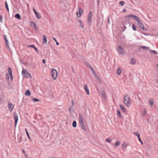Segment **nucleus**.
I'll use <instances>...</instances> for the list:
<instances>
[{
  "instance_id": "nucleus-1",
  "label": "nucleus",
  "mask_w": 158,
  "mask_h": 158,
  "mask_svg": "<svg viewBox=\"0 0 158 158\" xmlns=\"http://www.w3.org/2000/svg\"><path fill=\"white\" fill-rule=\"evenodd\" d=\"M51 75L54 80H55L57 75V73L56 70L54 69H52L51 71Z\"/></svg>"
},
{
  "instance_id": "nucleus-2",
  "label": "nucleus",
  "mask_w": 158,
  "mask_h": 158,
  "mask_svg": "<svg viewBox=\"0 0 158 158\" xmlns=\"http://www.w3.org/2000/svg\"><path fill=\"white\" fill-rule=\"evenodd\" d=\"M22 74L24 75V77H31V75L30 74V73H28L26 70L25 69H23V70Z\"/></svg>"
},
{
  "instance_id": "nucleus-3",
  "label": "nucleus",
  "mask_w": 158,
  "mask_h": 158,
  "mask_svg": "<svg viewBox=\"0 0 158 158\" xmlns=\"http://www.w3.org/2000/svg\"><path fill=\"white\" fill-rule=\"evenodd\" d=\"M13 116L15 120V127H16L18 120V114L15 112H14L13 113Z\"/></svg>"
},
{
  "instance_id": "nucleus-4",
  "label": "nucleus",
  "mask_w": 158,
  "mask_h": 158,
  "mask_svg": "<svg viewBox=\"0 0 158 158\" xmlns=\"http://www.w3.org/2000/svg\"><path fill=\"white\" fill-rule=\"evenodd\" d=\"M117 50L118 53L120 55H122L123 54L124 51L122 47L119 46L117 48Z\"/></svg>"
},
{
  "instance_id": "nucleus-5",
  "label": "nucleus",
  "mask_w": 158,
  "mask_h": 158,
  "mask_svg": "<svg viewBox=\"0 0 158 158\" xmlns=\"http://www.w3.org/2000/svg\"><path fill=\"white\" fill-rule=\"evenodd\" d=\"M124 102L127 107H129L130 106L131 102V99H124Z\"/></svg>"
},
{
  "instance_id": "nucleus-6",
  "label": "nucleus",
  "mask_w": 158,
  "mask_h": 158,
  "mask_svg": "<svg viewBox=\"0 0 158 158\" xmlns=\"http://www.w3.org/2000/svg\"><path fill=\"white\" fill-rule=\"evenodd\" d=\"M8 107L9 110L10 111H11L13 109L14 105L12 103L10 102H8Z\"/></svg>"
},
{
  "instance_id": "nucleus-7",
  "label": "nucleus",
  "mask_w": 158,
  "mask_h": 158,
  "mask_svg": "<svg viewBox=\"0 0 158 158\" xmlns=\"http://www.w3.org/2000/svg\"><path fill=\"white\" fill-rule=\"evenodd\" d=\"M78 118L79 123L80 124L84 123L83 117L82 115L81 114H79Z\"/></svg>"
},
{
  "instance_id": "nucleus-8",
  "label": "nucleus",
  "mask_w": 158,
  "mask_h": 158,
  "mask_svg": "<svg viewBox=\"0 0 158 158\" xmlns=\"http://www.w3.org/2000/svg\"><path fill=\"white\" fill-rule=\"evenodd\" d=\"M137 23H138V26L140 28H141L144 31H146L147 30V29L144 27L143 23L140 21H139V22Z\"/></svg>"
},
{
  "instance_id": "nucleus-9",
  "label": "nucleus",
  "mask_w": 158,
  "mask_h": 158,
  "mask_svg": "<svg viewBox=\"0 0 158 158\" xmlns=\"http://www.w3.org/2000/svg\"><path fill=\"white\" fill-rule=\"evenodd\" d=\"M92 12L91 11H90L89 12L88 17V23L89 25H90L91 23V21L92 20Z\"/></svg>"
},
{
  "instance_id": "nucleus-10",
  "label": "nucleus",
  "mask_w": 158,
  "mask_h": 158,
  "mask_svg": "<svg viewBox=\"0 0 158 158\" xmlns=\"http://www.w3.org/2000/svg\"><path fill=\"white\" fill-rule=\"evenodd\" d=\"M89 67L92 72L93 75L96 78L98 79L99 78L97 76V74L95 72L94 69L90 65H89Z\"/></svg>"
},
{
  "instance_id": "nucleus-11",
  "label": "nucleus",
  "mask_w": 158,
  "mask_h": 158,
  "mask_svg": "<svg viewBox=\"0 0 158 158\" xmlns=\"http://www.w3.org/2000/svg\"><path fill=\"white\" fill-rule=\"evenodd\" d=\"M78 10L79 11V12H77V15L78 17H80L81 16V14H82L83 12L82 11V9L81 8L79 7Z\"/></svg>"
},
{
  "instance_id": "nucleus-12",
  "label": "nucleus",
  "mask_w": 158,
  "mask_h": 158,
  "mask_svg": "<svg viewBox=\"0 0 158 158\" xmlns=\"http://www.w3.org/2000/svg\"><path fill=\"white\" fill-rule=\"evenodd\" d=\"M4 38L5 40V44H6V47L7 48H8L9 50H10L9 44H8V41L7 39L6 38V35H4Z\"/></svg>"
},
{
  "instance_id": "nucleus-13",
  "label": "nucleus",
  "mask_w": 158,
  "mask_h": 158,
  "mask_svg": "<svg viewBox=\"0 0 158 158\" xmlns=\"http://www.w3.org/2000/svg\"><path fill=\"white\" fill-rule=\"evenodd\" d=\"M84 90L86 91L87 94L89 95V92L87 85H85L84 86Z\"/></svg>"
},
{
  "instance_id": "nucleus-14",
  "label": "nucleus",
  "mask_w": 158,
  "mask_h": 158,
  "mask_svg": "<svg viewBox=\"0 0 158 158\" xmlns=\"http://www.w3.org/2000/svg\"><path fill=\"white\" fill-rule=\"evenodd\" d=\"M123 25L126 26L127 27H129L131 26V24L127 20H126L123 23Z\"/></svg>"
},
{
  "instance_id": "nucleus-15",
  "label": "nucleus",
  "mask_w": 158,
  "mask_h": 158,
  "mask_svg": "<svg viewBox=\"0 0 158 158\" xmlns=\"http://www.w3.org/2000/svg\"><path fill=\"white\" fill-rule=\"evenodd\" d=\"M8 73H9L11 79V80H13V77L12 75V70L10 68H8Z\"/></svg>"
},
{
  "instance_id": "nucleus-16",
  "label": "nucleus",
  "mask_w": 158,
  "mask_h": 158,
  "mask_svg": "<svg viewBox=\"0 0 158 158\" xmlns=\"http://www.w3.org/2000/svg\"><path fill=\"white\" fill-rule=\"evenodd\" d=\"M120 107L121 109L123 111V112H124V113L127 112V110L125 108V107L123 106L122 105H120Z\"/></svg>"
},
{
  "instance_id": "nucleus-17",
  "label": "nucleus",
  "mask_w": 158,
  "mask_h": 158,
  "mask_svg": "<svg viewBox=\"0 0 158 158\" xmlns=\"http://www.w3.org/2000/svg\"><path fill=\"white\" fill-rule=\"evenodd\" d=\"M80 125H81V127L85 131H86L87 130V129H86V128L85 127V126L84 124V123H80Z\"/></svg>"
},
{
  "instance_id": "nucleus-18",
  "label": "nucleus",
  "mask_w": 158,
  "mask_h": 158,
  "mask_svg": "<svg viewBox=\"0 0 158 158\" xmlns=\"http://www.w3.org/2000/svg\"><path fill=\"white\" fill-rule=\"evenodd\" d=\"M136 60L135 59L132 58L131 59V64L132 65H135L136 64Z\"/></svg>"
},
{
  "instance_id": "nucleus-19",
  "label": "nucleus",
  "mask_w": 158,
  "mask_h": 158,
  "mask_svg": "<svg viewBox=\"0 0 158 158\" xmlns=\"http://www.w3.org/2000/svg\"><path fill=\"white\" fill-rule=\"evenodd\" d=\"M122 71V69H121L120 67H119L118 68L117 70V74L118 75H120Z\"/></svg>"
},
{
  "instance_id": "nucleus-20",
  "label": "nucleus",
  "mask_w": 158,
  "mask_h": 158,
  "mask_svg": "<svg viewBox=\"0 0 158 158\" xmlns=\"http://www.w3.org/2000/svg\"><path fill=\"white\" fill-rule=\"evenodd\" d=\"M43 43L44 44H46L47 43V40L45 36L44 35H43Z\"/></svg>"
},
{
  "instance_id": "nucleus-21",
  "label": "nucleus",
  "mask_w": 158,
  "mask_h": 158,
  "mask_svg": "<svg viewBox=\"0 0 158 158\" xmlns=\"http://www.w3.org/2000/svg\"><path fill=\"white\" fill-rule=\"evenodd\" d=\"M134 16H135V15H132V14L129 15H126L125 17V18H130V17L132 18H133Z\"/></svg>"
},
{
  "instance_id": "nucleus-22",
  "label": "nucleus",
  "mask_w": 158,
  "mask_h": 158,
  "mask_svg": "<svg viewBox=\"0 0 158 158\" xmlns=\"http://www.w3.org/2000/svg\"><path fill=\"white\" fill-rule=\"evenodd\" d=\"M31 94V92L29 90H27L25 92V95L27 96H29Z\"/></svg>"
},
{
  "instance_id": "nucleus-23",
  "label": "nucleus",
  "mask_w": 158,
  "mask_h": 158,
  "mask_svg": "<svg viewBox=\"0 0 158 158\" xmlns=\"http://www.w3.org/2000/svg\"><path fill=\"white\" fill-rule=\"evenodd\" d=\"M140 48L145 50H148L149 49V48L146 46H142Z\"/></svg>"
},
{
  "instance_id": "nucleus-24",
  "label": "nucleus",
  "mask_w": 158,
  "mask_h": 158,
  "mask_svg": "<svg viewBox=\"0 0 158 158\" xmlns=\"http://www.w3.org/2000/svg\"><path fill=\"white\" fill-rule=\"evenodd\" d=\"M133 18L136 20L137 21V22H139V21H140V20H139V18H138V17L137 16H136V15H135Z\"/></svg>"
},
{
  "instance_id": "nucleus-25",
  "label": "nucleus",
  "mask_w": 158,
  "mask_h": 158,
  "mask_svg": "<svg viewBox=\"0 0 158 158\" xmlns=\"http://www.w3.org/2000/svg\"><path fill=\"white\" fill-rule=\"evenodd\" d=\"M72 126L74 127H76L77 126V122L76 121H74L73 122Z\"/></svg>"
},
{
  "instance_id": "nucleus-26",
  "label": "nucleus",
  "mask_w": 158,
  "mask_h": 158,
  "mask_svg": "<svg viewBox=\"0 0 158 158\" xmlns=\"http://www.w3.org/2000/svg\"><path fill=\"white\" fill-rule=\"evenodd\" d=\"M117 113L118 115L120 117H122V115L121 114L120 111L119 109H118L117 110Z\"/></svg>"
},
{
  "instance_id": "nucleus-27",
  "label": "nucleus",
  "mask_w": 158,
  "mask_h": 158,
  "mask_svg": "<svg viewBox=\"0 0 158 158\" xmlns=\"http://www.w3.org/2000/svg\"><path fill=\"white\" fill-rule=\"evenodd\" d=\"M31 26L32 27H36L35 24L34 23L31 22L30 23Z\"/></svg>"
},
{
  "instance_id": "nucleus-28",
  "label": "nucleus",
  "mask_w": 158,
  "mask_h": 158,
  "mask_svg": "<svg viewBox=\"0 0 158 158\" xmlns=\"http://www.w3.org/2000/svg\"><path fill=\"white\" fill-rule=\"evenodd\" d=\"M149 104L151 106H152L154 104V101L153 99H150Z\"/></svg>"
},
{
  "instance_id": "nucleus-29",
  "label": "nucleus",
  "mask_w": 158,
  "mask_h": 158,
  "mask_svg": "<svg viewBox=\"0 0 158 158\" xmlns=\"http://www.w3.org/2000/svg\"><path fill=\"white\" fill-rule=\"evenodd\" d=\"M5 7L6 8V9L7 10L8 12L9 11V9L8 6V5L7 4V2H5Z\"/></svg>"
},
{
  "instance_id": "nucleus-30",
  "label": "nucleus",
  "mask_w": 158,
  "mask_h": 158,
  "mask_svg": "<svg viewBox=\"0 0 158 158\" xmlns=\"http://www.w3.org/2000/svg\"><path fill=\"white\" fill-rule=\"evenodd\" d=\"M38 19H40L41 18L40 14L38 12L37 14H35Z\"/></svg>"
},
{
  "instance_id": "nucleus-31",
  "label": "nucleus",
  "mask_w": 158,
  "mask_h": 158,
  "mask_svg": "<svg viewBox=\"0 0 158 158\" xmlns=\"http://www.w3.org/2000/svg\"><path fill=\"white\" fill-rule=\"evenodd\" d=\"M78 22L80 24V26L82 28H83L84 27L82 21L81 20H79Z\"/></svg>"
},
{
  "instance_id": "nucleus-32",
  "label": "nucleus",
  "mask_w": 158,
  "mask_h": 158,
  "mask_svg": "<svg viewBox=\"0 0 158 158\" xmlns=\"http://www.w3.org/2000/svg\"><path fill=\"white\" fill-rule=\"evenodd\" d=\"M101 94L103 98H105L106 97L105 93L104 91H102L101 92Z\"/></svg>"
},
{
  "instance_id": "nucleus-33",
  "label": "nucleus",
  "mask_w": 158,
  "mask_h": 158,
  "mask_svg": "<svg viewBox=\"0 0 158 158\" xmlns=\"http://www.w3.org/2000/svg\"><path fill=\"white\" fill-rule=\"evenodd\" d=\"M120 144V142L119 141L116 142L115 143V145L116 146H118Z\"/></svg>"
},
{
  "instance_id": "nucleus-34",
  "label": "nucleus",
  "mask_w": 158,
  "mask_h": 158,
  "mask_svg": "<svg viewBox=\"0 0 158 158\" xmlns=\"http://www.w3.org/2000/svg\"><path fill=\"white\" fill-rule=\"evenodd\" d=\"M15 17L18 19H20V15L18 14H16L15 15Z\"/></svg>"
},
{
  "instance_id": "nucleus-35",
  "label": "nucleus",
  "mask_w": 158,
  "mask_h": 158,
  "mask_svg": "<svg viewBox=\"0 0 158 158\" xmlns=\"http://www.w3.org/2000/svg\"><path fill=\"white\" fill-rule=\"evenodd\" d=\"M25 131H26V134L27 135L28 137L30 139V136H29V133H28V132L27 131V130L26 129H25Z\"/></svg>"
},
{
  "instance_id": "nucleus-36",
  "label": "nucleus",
  "mask_w": 158,
  "mask_h": 158,
  "mask_svg": "<svg viewBox=\"0 0 158 158\" xmlns=\"http://www.w3.org/2000/svg\"><path fill=\"white\" fill-rule=\"evenodd\" d=\"M119 4L123 6L124 5V2L123 1H121L119 2Z\"/></svg>"
},
{
  "instance_id": "nucleus-37",
  "label": "nucleus",
  "mask_w": 158,
  "mask_h": 158,
  "mask_svg": "<svg viewBox=\"0 0 158 158\" xmlns=\"http://www.w3.org/2000/svg\"><path fill=\"white\" fill-rule=\"evenodd\" d=\"M27 47H31L32 48H34L35 47L34 45H28L27 46Z\"/></svg>"
},
{
  "instance_id": "nucleus-38",
  "label": "nucleus",
  "mask_w": 158,
  "mask_h": 158,
  "mask_svg": "<svg viewBox=\"0 0 158 158\" xmlns=\"http://www.w3.org/2000/svg\"><path fill=\"white\" fill-rule=\"evenodd\" d=\"M132 29L134 31L136 30V27L134 24H132Z\"/></svg>"
},
{
  "instance_id": "nucleus-39",
  "label": "nucleus",
  "mask_w": 158,
  "mask_h": 158,
  "mask_svg": "<svg viewBox=\"0 0 158 158\" xmlns=\"http://www.w3.org/2000/svg\"><path fill=\"white\" fill-rule=\"evenodd\" d=\"M135 134L137 136L138 138L140 137V134L139 133L136 132V133H135Z\"/></svg>"
},
{
  "instance_id": "nucleus-40",
  "label": "nucleus",
  "mask_w": 158,
  "mask_h": 158,
  "mask_svg": "<svg viewBox=\"0 0 158 158\" xmlns=\"http://www.w3.org/2000/svg\"><path fill=\"white\" fill-rule=\"evenodd\" d=\"M124 99H130L128 96L126 94L124 95Z\"/></svg>"
},
{
  "instance_id": "nucleus-41",
  "label": "nucleus",
  "mask_w": 158,
  "mask_h": 158,
  "mask_svg": "<svg viewBox=\"0 0 158 158\" xmlns=\"http://www.w3.org/2000/svg\"><path fill=\"white\" fill-rule=\"evenodd\" d=\"M138 140L140 142V143H141L142 144H143V142L142 141L141 138H140V137H139L138 138Z\"/></svg>"
},
{
  "instance_id": "nucleus-42",
  "label": "nucleus",
  "mask_w": 158,
  "mask_h": 158,
  "mask_svg": "<svg viewBox=\"0 0 158 158\" xmlns=\"http://www.w3.org/2000/svg\"><path fill=\"white\" fill-rule=\"evenodd\" d=\"M150 51L152 52V53H153L154 54H157V53L155 51L150 50Z\"/></svg>"
},
{
  "instance_id": "nucleus-43",
  "label": "nucleus",
  "mask_w": 158,
  "mask_h": 158,
  "mask_svg": "<svg viewBox=\"0 0 158 158\" xmlns=\"http://www.w3.org/2000/svg\"><path fill=\"white\" fill-rule=\"evenodd\" d=\"M126 146V143L124 142L122 145V148H124Z\"/></svg>"
},
{
  "instance_id": "nucleus-44",
  "label": "nucleus",
  "mask_w": 158,
  "mask_h": 158,
  "mask_svg": "<svg viewBox=\"0 0 158 158\" xmlns=\"http://www.w3.org/2000/svg\"><path fill=\"white\" fill-rule=\"evenodd\" d=\"M74 101L73 100H72V101H71V104H72V106H70V107H71V108H72V107L73 106H74Z\"/></svg>"
},
{
  "instance_id": "nucleus-45",
  "label": "nucleus",
  "mask_w": 158,
  "mask_h": 158,
  "mask_svg": "<svg viewBox=\"0 0 158 158\" xmlns=\"http://www.w3.org/2000/svg\"><path fill=\"white\" fill-rule=\"evenodd\" d=\"M146 114V110L145 109L143 111V115L145 114Z\"/></svg>"
},
{
  "instance_id": "nucleus-46",
  "label": "nucleus",
  "mask_w": 158,
  "mask_h": 158,
  "mask_svg": "<svg viewBox=\"0 0 158 158\" xmlns=\"http://www.w3.org/2000/svg\"><path fill=\"white\" fill-rule=\"evenodd\" d=\"M33 101L34 102H36L38 101H40L39 99H32Z\"/></svg>"
},
{
  "instance_id": "nucleus-47",
  "label": "nucleus",
  "mask_w": 158,
  "mask_h": 158,
  "mask_svg": "<svg viewBox=\"0 0 158 158\" xmlns=\"http://www.w3.org/2000/svg\"><path fill=\"white\" fill-rule=\"evenodd\" d=\"M106 140L109 143H110L111 142V140L109 139H106Z\"/></svg>"
},
{
  "instance_id": "nucleus-48",
  "label": "nucleus",
  "mask_w": 158,
  "mask_h": 158,
  "mask_svg": "<svg viewBox=\"0 0 158 158\" xmlns=\"http://www.w3.org/2000/svg\"><path fill=\"white\" fill-rule=\"evenodd\" d=\"M127 26H126L123 25V29H124L123 31H124L126 29Z\"/></svg>"
},
{
  "instance_id": "nucleus-49",
  "label": "nucleus",
  "mask_w": 158,
  "mask_h": 158,
  "mask_svg": "<svg viewBox=\"0 0 158 158\" xmlns=\"http://www.w3.org/2000/svg\"><path fill=\"white\" fill-rule=\"evenodd\" d=\"M33 10L35 14H37L38 13L36 12V11L35 10V9L34 8V7H33Z\"/></svg>"
},
{
  "instance_id": "nucleus-50",
  "label": "nucleus",
  "mask_w": 158,
  "mask_h": 158,
  "mask_svg": "<svg viewBox=\"0 0 158 158\" xmlns=\"http://www.w3.org/2000/svg\"><path fill=\"white\" fill-rule=\"evenodd\" d=\"M22 141V136H20L19 140V143H21Z\"/></svg>"
},
{
  "instance_id": "nucleus-51",
  "label": "nucleus",
  "mask_w": 158,
  "mask_h": 158,
  "mask_svg": "<svg viewBox=\"0 0 158 158\" xmlns=\"http://www.w3.org/2000/svg\"><path fill=\"white\" fill-rule=\"evenodd\" d=\"M2 19H3V18L1 15H0V21L1 23L2 22Z\"/></svg>"
},
{
  "instance_id": "nucleus-52",
  "label": "nucleus",
  "mask_w": 158,
  "mask_h": 158,
  "mask_svg": "<svg viewBox=\"0 0 158 158\" xmlns=\"http://www.w3.org/2000/svg\"><path fill=\"white\" fill-rule=\"evenodd\" d=\"M34 49H35V51H36L38 53V49L35 47L34 48Z\"/></svg>"
},
{
  "instance_id": "nucleus-53",
  "label": "nucleus",
  "mask_w": 158,
  "mask_h": 158,
  "mask_svg": "<svg viewBox=\"0 0 158 158\" xmlns=\"http://www.w3.org/2000/svg\"><path fill=\"white\" fill-rule=\"evenodd\" d=\"M6 78L7 79H8L10 78L8 73L7 74Z\"/></svg>"
},
{
  "instance_id": "nucleus-54",
  "label": "nucleus",
  "mask_w": 158,
  "mask_h": 158,
  "mask_svg": "<svg viewBox=\"0 0 158 158\" xmlns=\"http://www.w3.org/2000/svg\"><path fill=\"white\" fill-rule=\"evenodd\" d=\"M42 62H43V63H44V64H45L46 63V60H45V59H43V60H42Z\"/></svg>"
},
{
  "instance_id": "nucleus-55",
  "label": "nucleus",
  "mask_w": 158,
  "mask_h": 158,
  "mask_svg": "<svg viewBox=\"0 0 158 158\" xmlns=\"http://www.w3.org/2000/svg\"><path fill=\"white\" fill-rule=\"evenodd\" d=\"M71 107H70L69 108V109H68V110H69V112H70V113H71Z\"/></svg>"
},
{
  "instance_id": "nucleus-56",
  "label": "nucleus",
  "mask_w": 158,
  "mask_h": 158,
  "mask_svg": "<svg viewBox=\"0 0 158 158\" xmlns=\"http://www.w3.org/2000/svg\"><path fill=\"white\" fill-rule=\"evenodd\" d=\"M22 152H23V153L24 154H25V150H24L23 149V150H22Z\"/></svg>"
},
{
  "instance_id": "nucleus-57",
  "label": "nucleus",
  "mask_w": 158,
  "mask_h": 158,
  "mask_svg": "<svg viewBox=\"0 0 158 158\" xmlns=\"http://www.w3.org/2000/svg\"><path fill=\"white\" fill-rule=\"evenodd\" d=\"M107 22H108V23H110V18H108V20H107Z\"/></svg>"
},
{
  "instance_id": "nucleus-58",
  "label": "nucleus",
  "mask_w": 158,
  "mask_h": 158,
  "mask_svg": "<svg viewBox=\"0 0 158 158\" xmlns=\"http://www.w3.org/2000/svg\"><path fill=\"white\" fill-rule=\"evenodd\" d=\"M53 40L55 41V42H57V40H56V39L55 38H54V37H53Z\"/></svg>"
},
{
  "instance_id": "nucleus-59",
  "label": "nucleus",
  "mask_w": 158,
  "mask_h": 158,
  "mask_svg": "<svg viewBox=\"0 0 158 158\" xmlns=\"http://www.w3.org/2000/svg\"><path fill=\"white\" fill-rule=\"evenodd\" d=\"M100 0H97V2L98 5L99 4Z\"/></svg>"
},
{
  "instance_id": "nucleus-60",
  "label": "nucleus",
  "mask_w": 158,
  "mask_h": 158,
  "mask_svg": "<svg viewBox=\"0 0 158 158\" xmlns=\"http://www.w3.org/2000/svg\"><path fill=\"white\" fill-rule=\"evenodd\" d=\"M56 42V44L57 45H59V43L57 41Z\"/></svg>"
},
{
  "instance_id": "nucleus-61",
  "label": "nucleus",
  "mask_w": 158,
  "mask_h": 158,
  "mask_svg": "<svg viewBox=\"0 0 158 158\" xmlns=\"http://www.w3.org/2000/svg\"><path fill=\"white\" fill-rule=\"evenodd\" d=\"M126 10L125 9H124V10H123V12H126Z\"/></svg>"
},
{
  "instance_id": "nucleus-62",
  "label": "nucleus",
  "mask_w": 158,
  "mask_h": 158,
  "mask_svg": "<svg viewBox=\"0 0 158 158\" xmlns=\"http://www.w3.org/2000/svg\"><path fill=\"white\" fill-rule=\"evenodd\" d=\"M156 81L158 83V79H156Z\"/></svg>"
},
{
  "instance_id": "nucleus-63",
  "label": "nucleus",
  "mask_w": 158,
  "mask_h": 158,
  "mask_svg": "<svg viewBox=\"0 0 158 158\" xmlns=\"http://www.w3.org/2000/svg\"><path fill=\"white\" fill-rule=\"evenodd\" d=\"M156 67L157 68H158V64H157L156 65Z\"/></svg>"
},
{
  "instance_id": "nucleus-64",
  "label": "nucleus",
  "mask_w": 158,
  "mask_h": 158,
  "mask_svg": "<svg viewBox=\"0 0 158 158\" xmlns=\"http://www.w3.org/2000/svg\"><path fill=\"white\" fill-rule=\"evenodd\" d=\"M25 156H26V157H27V155H25Z\"/></svg>"
}]
</instances>
